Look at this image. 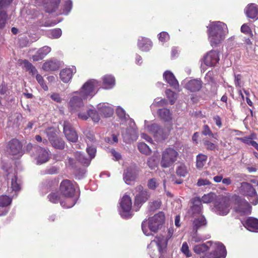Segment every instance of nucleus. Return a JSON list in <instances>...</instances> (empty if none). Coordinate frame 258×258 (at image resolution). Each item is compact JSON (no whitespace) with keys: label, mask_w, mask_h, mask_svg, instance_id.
<instances>
[{"label":"nucleus","mask_w":258,"mask_h":258,"mask_svg":"<svg viewBox=\"0 0 258 258\" xmlns=\"http://www.w3.org/2000/svg\"><path fill=\"white\" fill-rule=\"evenodd\" d=\"M99 86L96 80L91 79L87 81L79 91H75L70 95L68 107L71 113L79 112L85 106L84 101L92 98L96 93V88Z\"/></svg>","instance_id":"nucleus-1"},{"label":"nucleus","mask_w":258,"mask_h":258,"mask_svg":"<svg viewBox=\"0 0 258 258\" xmlns=\"http://www.w3.org/2000/svg\"><path fill=\"white\" fill-rule=\"evenodd\" d=\"M207 28L208 39L213 47H216L221 43L228 33L226 24L221 21L211 22Z\"/></svg>","instance_id":"nucleus-2"},{"label":"nucleus","mask_w":258,"mask_h":258,"mask_svg":"<svg viewBox=\"0 0 258 258\" xmlns=\"http://www.w3.org/2000/svg\"><path fill=\"white\" fill-rule=\"evenodd\" d=\"M116 114L122 124H127V127L122 132V135L124 141L126 143L136 141L138 138V133L134 120L126 114L125 110L120 106L116 108Z\"/></svg>","instance_id":"nucleus-3"},{"label":"nucleus","mask_w":258,"mask_h":258,"mask_svg":"<svg viewBox=\"0 0 258 258\" xmlns=\"http://www.w3.org/2000/svg\"><path fill=\"white\" fill-rule=\"evenodd\" d=\"M77 185L69 180H63L60 185V190L65 201H61V206L66 208H70L76 203L79 195L77 193Z\"/></svg>","instance_id":"nucleus-4"},{"label":"nucleus","mask_w":258,"mask_h":258,"mask_svg":"<svg viewBox=\"0 0 258 258\" xmlns=\"http://www.w3.org/2000/svg\"><path fill=\"white\" fill-rule=\"evenodd\" d=\"M165 220L164 214L162 212L155 215L148 220H144L142 224V229L143 233L147 236L151 235L149 231L156 232L163 225Z\"/></svg>","instance_id":"nucleus-5"},{"label":"nucleus","mask_w":258,"mask_h":258,"mask_svg":"<svg viewBox=\"0 0 258 258\" xmlns=\"http://www.w3.org/2000/svg\"><path fill=\"white\" fill-rule=\"evenodd\" d=\"M167 244V239L162 235L155 237L148 246L149 253L152 258L160 257L164 253Z\"/></svg>","instance_id":"nucleus-6"},{"label":"nucleus","mask_w":258,"mask_h":258,"mask_svg":"<svg viewBox=\"0 0 258 258\" xmlns=\"http://www.w3.org/2000/svg\"><path fill=\"white\" fill-rule=\"evenodd\" d=\"M239 191L241 195L247 197L252 204L256 205L258 204L257 194L251 184L246 182H241Z\"/></svg>","instance_id":"nucleus-7"},{"label":"nucleus","mask_w":258,"mask_h":258,"mask_svg":"<svg viewBox=\"0 0 258 258\" xmlns=\"http://www.w3.org/2000/svg\"><path fill=\"white\" fill-rule=\"evenodd\" d=\"M178 153L172 148L165 149L162 153V158L160 162L161 167L168 168L171 166L177 160Z\"/></svg>","instance_id":"nucleus-8"},{"label":"nucleus","mask_w":258,"mask_h":258,"mask_svg":"<svg viewBox=\"0 0 258 258\" xmlns=\"http://www.w3.org/2000/svg\"><path fill=\"white\" fill-rule=\"evenodd\" d=\"M27 150L33 152L35 151V159L37 164H42L48 161L49 158V151L38 146H33L31 143L27 146Z\"/></svg>","instance_id":"nucleus-9"},{"label":"nucleus","mask_w":258,"mask_h":258,"mask_svg":"<svg viewBox=\"0 0 258 258\" xmlns=\"http://www.w3.org/2000/svg\"><path fill=\"white\" fill-rule=\"evenodd\" d=\"M132 202L131 197L124 194L119 202V212L124 218H131L133 215L132 211Z\"/></svg>","instance_id":"nucleus-10"},{"label":"nucleus","mask_w":258,"mask_h":258,"mask_svg":"<svg viewBox=\"0 0 258 258\" xmlns=\"http://www.w3.org/2000/svg\"><path fill=\"white\" fill-rule=\"evenodd\" d=\"M145 128L150 133L152 134L158 140H164L169 135V131L159 127L158 124L152 123L145 121Z\"/></svg>","instance_id":"nucleus-11"},{"label":"nucleus","mask_w":258,"mask_h":258,"mask_svg":"<svg viewBox=\"0 0 258 258\" xmlns=\"http://www.w3.org/2000/svg\"><path fill=\"white\" fill-rule=\"evenodd\" d=\"M234 211L240 216L248 215L251 213V207L249 204L243 199L238 197L235 200L234 206Z\"/></svg>","instance_id":"nucleus-12"},{"label":"nucleus","mask_w":258,"mask_h":258,"mask_svg":"<svg viewBox=\"0 0 258 258\" xmlns=\"http://www.w3.org/2000/svg\"><path fill=\"white\" fill-rule=\"evenodd\" d=\"M230 202L226 198H222L216 201L214 204L215 212L221 216L228 214L230 211Z\"/></svg>","instance_id":"nucleus-13"},{"label":"nucleus","mask_w":258,"mask_h":258,"mask_svg":"<svg viewBox=\"0 0 258 258\" xmlns=\"http://www.w3.org/2000/svg\"><path fill=\"white\" fill-rule=\"evenodd\" d=\"M78 118L83 120H87L90 118L94 122H98L100 117L96 109L87 108L84 110H80L78 114Z\"/></svg>","instance_id":"nucleus-14"},{"label":"nucleus","mask_w":258,"mask_h":258,"mask_svg":"<svg viewBox=\"0 0 258 258\" xmlns=\"http://www.w3.org/2000/svg\"><path fill=\"white\" fill-rule=\"evenodd\" d=\"M86 150L88 154L90 156V158H86L80 152L75 153V157L82 164L88 166L90 164L91 159L95 157L96 149V148L92 145L88 146Z\"/></svg>","instance_id":"nucleus-15"},{"label":"nucleus","mask_w":258,"mask_h":258,"mask_svg":"<svg viewBox=\"0 0 258 258\" xmlns=\"http://www.w3.org/2000/svg\"><path fill=\"white\" fill-rule=\"evenodd\" d=\"M22 145L17 139L11 140L8 143L7 147V152L9 154L16 156L17 158L22 156L23 151L22 150Z\"/></svg>","instance_id":"nucleus-16"},{"label":"nucleus","mask_w":258,"mask_h":258,"mask_svg":"<svg viewBox=\"0 0 258 258\" xmlns=\"http://www.w3.org/2000/svg\"><path fill=\"white\" fill-rule=\"evenodd\" d=\"M134 194L135 195V206H137L138 208L149 198L148 192L144 190L143 187L141 185H139L136 187Z\"/></svg>","instance_id":"nucleus-17"},{"label":"nucleus","mask_w":258,"mask_h":258,"mask_svg":"<svg viewBox=\"0 0 258 258\" xmlns=\"http://www.w3.org/2000/svg\"><path fill=\"white\" fill-rule=\"evenodd\" d=\"M220 60L219 53L216 50H211L207 53L204 56V63L209 67H214Z\"/></svg>","instance_id":"nucleus-18"},{"label":"nucleus","mask_w":258,"mask_h":258,"mask_svg":"<svg viewBox=\"0 0 258 258\" xmlns=\"http://www.w3.org/2000/svg\"><path fill=\"white\" fill-rule=\"evenodd\" d=\"M63 133L67 139L70 142H76L78 140V135L72 127L70 123L64 121L63 123Z\"/></svg>","instance_id":"nucleus-19"},{"label":"nucleus","mask_w":258,"mask_h":258,"mask_svg":"<svg viewBox=\"0 0 258 258\" xmlns=\"http://www.w3.org/2000/svg\"><path fill=\"white\" fill-rule=\"evenodd\" d=\"M76 73V69L75 67L66 68L60 71L59 78L63 83H68L71 81L74 74Z\"/></svg>","instance_id":"nucleus-20"},{"label":"nucleus","mask_w":258,"mask_h":258,"mask_svg":"<svg viewBox=\"0 0 258 258\" xmlns=\"http://www.w3.org/2000/svg\"><path fill=\"white\" fill-rule=\"evenodd\" d=\"M97 109L100 113L105 117H109L114 113L112 106L107 103H101L97 105Z\"/></svg>","instance_id":"nucleus-21"},{"label":"nucleus","mask_w":258,"mask_h":258,"mask_svg":"<svg viewBox=\"0 0 258 258\" xmlns=\"http://www.w3.org/2000/svg\"><path fill=\"white\" fill-rule=\"evenodd\" d=\"M20 189V180L18 179L16 175H14L11 179V185L8 187V194H11L12 197H16Z\"/></svg>","instance_id":"nucleus-22"},{"label":"nucleus","mask_w":258,"mask_h":258,"mask_svg":"<svg viewBox=\"0 0 258 258\" xmlns=\"http://www.w3.org/2000/svg\"><path fill=\"white\" fill-rule=\"evenodd\" d=\"M137 177L136 169L135 167H128L123 173V180L127 184H131Z\"/></svg>","instance_id":"nucleus-23"},{"label":"nucleus","mask_w":258,"mask_h":258,"mask_svg":"<svg viewBox=\"0 0 258 258\" xmlns=\"http://www.w3.org/2000/svg\"><path fill=\"white\" fill-rule=\"evenodd\" d=\"M9 196L3 195L0 197V216L5 215L8 211L4 207H6L10 205L12 202V198L11 194H9Z\"/></svg>","instance_id":"nucleus-24"},{"label":"nucleus","mask_w":258,"mask_h":258,"mask_svg":"<svg viewBox=\"0 0 258 258\" xmlns=\"http://www.w3.org/2000/svg\"><path fill=\"white\" fill-rule=\"evenodd\" d=\"M138 47L142 51L147 52L149 51L152 47V42L148 38L140 37L138 41Z\"/></svg>","instance_id":"nucleus-25"},{"label":"nucleus","mask_w":258,"mask_h":258,"mask_svg":"<svg viewBox=\"0 0 258 258\" xmlns=\"http://www.w3.org/2000/svg\"><path fill=\"white\" fill-rule=\"evenodd\" d=\"M163 78L169 85L175 89L179 88V84L173 74L169 71H166L163 74Z\"/></svg>","instance_id":"nucleus-26"},{"label":"nucleus","mask_w":258,"mask_h":258,"mask_svg":"<svg viewBox=\"0 0 258 258\" xmlns=\"http://www.w3.org/2000/svg\"><path fill=\"white\" fill-rule=\"evenodd\" d=\"M60 62L54 58H51L45 61L43 66L42 69L45 71H54L60 67Z\"/></svg>","instance_id":"nucleus-27"},{"label":"nucleus","mask_w":258,"mask_h":258,"mask_svg":"<svg viewBox=\"0 0 258 258\" xmlns=\"http://www.w3.org/2000/svg\"><path fill=\"white\" fill-rule=\"evenodd\" d=\"M51 51V48L48 46H44L39 48L36 53L32 56L34 61H37L42 60Z\"/></svg>","instance_id":"nucleus-28"},{"label":"nucleus","mask_w":258,"mask_h":258,"mask_svg":"<svg viewBox=\"0 0 258 258\" xmlns=\"http://www.w3.org/2000/svg\"><path fill=\"white\" fill-rule=\"evenodd\" d=\"M38 3H43L45 6L46 11L51 13L54 11L58 7L60 0H37Z\"/></svg>","instance_id":"nucleus-29"},{"label":"nucleus","mask_w":258,"mask_h":258,"mask_svg":"<svg viewBox=\"0 0 258 258\" xmlns=\"http://www.w3.org/2000/svg\"><path fill=\"white\" fill-rule=\"evenodd\" d=\"M102 87L104 89L108 90L113 88L115 85V79L111 75H105L102 78Z\"/></svg>","instance_id":"nucleus-30"},{"label":"nucleus","mask_w":258,"mask_h":258,"mask_svg":"<svg viewBox=\"0 0 258 258\" xmlns=\"http://www.w3.org/2000/svg\"><path fill=\"white\" fill-rule=\"evenodd\" d=\"M215 246H216V244L212 243V241H209L202 244L196 245L193 250L195 253L201 254L210 250V247H215Z\"/></svg>","instance_id":"nucleus-31"},{"label":"nucleus","mask_w":258,"mask_h":258,"mask_svg":"<svg viewBox=\"0 0 258 258\" xmlns=\"http://www.w3.org/2000/svg\"><path fill=\"white\" fill-rule=\"evenodd\" d=\"M202 87V82L201 80L192 79L189 81L185 85V88L191 92L199 91Z\"/></svg>","instance_id":"nucleus-32"},{"label":"nucleus","mask_w":258,"mask_h":258,"mask_svg":"<svg viewBox=\"0 0 258 258\" xmlns=\"http://www.w3.org/2000/svg\"><path fill=\"white\" fill-rule=\"evenodd\" d=\"M243 225L248 230L258 232V219L253 217H249L246 220Z\"/></svg>","instance_id":"nucleus-33"},{"label":"nucleus","mask_w":258,"mask_h":258,"mask_svg":"<svg viewBox=\"0 0 258 258\" xmlns=\"http://www.w3.org/2000/svg\"><path fill=\"white\" fill-rule=\"evenodd\" d=\"M202 205L199 198H195L192 200V206L190 208V212L193 216L200 214L202 212Z\"/></svg>","instance_id":"nucleus-34"},{"label":"nucleus","mask_w":258,"mask_h":258,"mask_svg":"<svg viewBox=\"0 0 258 258\" xmlns=\"http://www.w3.org/2000/svg\"><path fill=\"white\" fill-rule=\"evenodd\" d=\"M247 16L251 19H258V6L255 4L249 5L245 10Z\"/></svg>","instance_id":"nucleus-35"},{"label":"nucleus","mask_w":258,"mask_h":258,"mask_svg":"<svg viewBox=\"0 0 258 258\" xmlns=\"http://www.w3.org/2000/svg\"><path fill=\"white\" fill-rule=\"evenodd\" d=\"M207 223V220L204 216L201 215L196 218L192 223V230L198 231L200 228L206 226Z\"/></svg>","instance_id":"nucleus-36"},{"label":"nucleus","mask_w":258,"mask_h":258,"mask_svg":"<svg viewBox=\"0 0 258 258\" xmlns=\"http://www.w3.org/2000/svg\"><path fill=\"white\" fill-rule=\"evenodd\" d=\"M216 140L212 138L205 137L203 139V144L208 150H215L218 149V146L216 144Z\"/></svg>","instance_id":"nucleus-37"},{"label":"nucleus","mask_w":258,"mask_h":258,"mask_svg":"<svg viewBox=\"0 0 258 258\" xmlns=\"http://www.w3.org/2000/svg\"><path fill=\"white\" fill-rule=\"evenodd\" d=\"M158 113L159 117L165 121H169L172 119L171 114L170 110L167 108L159 109Z\"/></svg>","instance_id":"nucleus-38"},{"label":"nucleus","mask_w":258,"mask_h":258,"mask_svg":"<svg viewBox=\"0 0 258 258\" xmlns=\"http://www.w3.org/2000/svg\"><path fill=\"white\" fill-rule=\"evenodd\" d=\"M48 198L50 202L53 203H57L58 202L61 204V201H65L63 196L60 195L58 192H51L48 196Z\"/></svg>","instance_id":"nucleus-39"},{"label":"nucleus","mask_w":258,"mask_h":258,"mask_svg":"<svg viewBox=\"0 0 258 258\" xmlns=\"http://www.w3.org/2000/svg\"><path fill=\"white\" fill-rule=\"evenodd\" d=\"M212 243L216 244V246H215V247H210V250H212V252L213 253H220L223 250L225 252V255L224 256V258H225L227 255V251L225 246L220 242L212 241Z\"/></svg>","instance_id":"nucleus-40"},{"label":"nucleus","mask_w":258,"mask_h":258,"mask_svg":"<svg viewBox=\"0 0 258 258\" xmlns=\"http://www.w3.org/2000/svg\"><path fill=\"white\" fill-rule=\"evenodd\" d=\"M236 139L248 145H250L258 150V144L256 142L252 140L253 139L252 136L248 137L236 138Z\"/></svg>","instance_id":"nucleus-41"},{"label":"nucleus","mask_w":258,"mask_h":258,"mask_svg":"<svg viewBox=\"0 0 258 258\" xmlns=\"http://www.w3.org/2000/svg\"><path fill=\"white\" fill-rule=\"evenodd\" d=\"M202 134L206 137L212 138L213 139L218 140L217 134H213L208 125H204L202 131Z\"/></svg>","instance_id":"nucleus-42"},{"label":"nucleus","mask_w":258,"mask_h":258,"mask_svg":"<svg viewBox=\"0 0 258 258\" xmlns=\"http://www.w3.org/2000/svg\"><path fill=\"white\" fill-rule=\"evenodd\" d=\"M21 64L23 67L27 71L29 72V73L32 75L36 74L37 70L35 67H34L31 63L28 61L27 60H23L22 61Z\"/></svg>","instance_id":"nucleus-43"},{"label":"nucleus","mask_w":258,"mask_h":258,"mask_svg":"<svg viewBox=\"0 0 258 258\" xmlns=\"http://www.w3.org/2000/svg\"><path fill=\"white\" fill-rule=\"evenodd\" d=\"M207 160V156L204 154H200L197 156V167L198 168H202Z\"/></svg>","instance_id":"nucleus-44"},{"label":"nucleus","mask_w":258,"mask_h":258,"mask_svg":"<svg viewBox=\"0 0 258 258\" xmlns=\"http://www.w3.org/2000/svg\"><path fill=\"white\" fill-rule=\"evenodd\" d=\"M50 139V142L54 148L58 149H63L64 148V142L62 139L57 138L52 140Z\"/></svg>","instance_id":"nucleus-45"},{"label":"nucleus","mask_w":258,"mask_h":258,"mask_svg":"<svg viewBox=\"0 0 258 258\" xmlns=\"http://www.w3.org/2000/svg\"><path fill=\"white\" fill-rule=\"evenodd\" d=\"M188 172L186 166L183 164H181L176 168V174L181 177H185Z\"/></svg>","instance_id":"nucleus-46"},{"label":"nucleus","mask_w":258,"mask_h":258,"mask_svg":"<svg viewBox=\"0 0 258 258\" xmlns=\"http://www.w3.org/2000/svg\"><path fill=\"white\" fill-rule=\"evenodd\" d=\"M225 255V252L223 250L220 253H213L211 251L210 253L204 254L200 258H224Z\"/></svg>","instance_id":"nucleus-47"},{"label":"nucleus","mask_w":258,"mask_h":258,"mask_svg":"<svg viewBox=\"0 0 258 258\" xmlns=\"http://www.w3.org/2000/svg\"><path fill=\"white\" fill-rule=\"evenodd\" d=\"M138 149L140 152L145 155H149L151 153V149L144 143H140L138 144Z\"/></svg>","instance_id":"nucleus-48"},{"label":"nucleus","mask_w":258,"mask_h":258,"mask_svg":"<svg viewBox=\"0 0 258 258\" xmlns=\"http://www.w3.org/2000/svg\"><path fill=\"white\" fill-rule=\"evenodd\" d=\"M165 94L167 97L168 98L171 104H174L177 98L176 94L172 91L170 89L166 90L165 91Z\"/></svg>","instance_id":"nucleus-49"},{"label":"nucleus","mask_w":258,"mask_h":258,"mask_svg":"<svg viewBox=\"0 0 258 258\" xmlns=\"http://www.w3.org/2000/svg\"><path fill=\"white\" fill-rule=\"evenodd\" d=\"M62 32L60 29H54L48 32V36L51 38H58L61 35Z\"/></svg>","instance_id":"nucleus-50"},{"label":"nucleus","mask_w":258,"mask_h":258,"mask_svg":"<svg viewBox=\"0 0 258 258\" xmlns=\"http://www.w3.org/2000/svg\"><path fill=\"white\" fill-rule=\"evenodd\" d=\"M56 130H55L53 127H49L48 128L44 133H45L47 134V136L48 138V139L49 141L50 142V138L52 139V140H54L55 139L57 138L56 137Z\"/></svg>","instance_id":"nucleus-51"},{"label":"nucleus","mask_w":258,"mask_h":258,"mask_svg":"<svg viewBox=\"0 0 258 258\" xmlns=\"http://www.w3.org/2000/svg\"><path fill=\"white\" fill-rule=\"evenodd\" d=\"M215 198V195L213 193H209L207 195H204L201 200V202L204 203H209L212 202Z\"/></svg>","instance_id":"nucleus-52"},{"label":"nucleus","mask_w":258,"mask_h":258,"mask_svg":"<svg viewBox=\"0 0 258 258\" xmlns=\"http://www.w3.org/2000/svg\"><path fill=\"white\" fill-rule=\"evenodd\" d=\"M86 137V142L87 144V146L92 145L95 142V138L93 133L90 132H86L84 133Z\"/></svg>","instance_id":"nucleus-53"},{"label":"nucleus","mask_w":258,"mask_h":258,"mask_svg":"<svg viewBox=\"0 0 258 258\" xmlns=\"http://www.w3.org/2000/svg\"><path fill=\"white\" fill-rule=\"evenodd\" d=\"M72 8V2L71 0H67L64 6L62 14L67 15L71 11Z\"/></svg>","instance_id":"nucleus-54"},{"label":"nucleus","mask_w":258,"mask_h":258,"mask_svg":"<svg viewBox=\"0 0 258 258\" xmlns=\"http://www.w3.org/2000/svg\"><path fill=\"white\" fill-rule=\"evenodd\" d=\"M159 183L155 178H151L148 182V186L151 189H155L158 186Z\"/></svg>","instance_id":"nucleus-55"},{"label":"nucleus","mask_w":258,"mask_h":258,"mask_svg":"<svg viewBox=\"0 0 258 258\" xmlns=\"http://www.w3.org/2000/svg\"><path fill=\"white\" fill-rule=\"evenodd\" d=\"M7 18V14L5 12L3 11L2 10H0V29L3 28L5 26Z\"/></svg>","instance_id":"nucleus-56"},{"label":"nucleus","mask_w":258,"mask_h":258,"mask_svg":"<svg viewBox=\"0 0 258 258\" xmlns=\"http://www.w3.org/2000/svg\"><path fill=\"white\" fill-rule=\"evenodd\" d=\"M36 79L38 83L40 84L44 90L47 91L48 90V88L45 83L43 77L40 75L37 74L36 76Z\"/></svg>","instance_id":"nucleus-57"},{"label":"nucleus","mask_w":258,"mask_h":258,"mask_svg":"<svg viewBox=\"0 0 258 258\" xmlns=\"http://www.w3.org/2000/svg\"><path fill=\"white\" fill-rule=\"evenodd\" d=\"M181 251L187 257H190L191 256V253L189 250L188 246L186 242L183 243L181 246Z\"/></svg>","instance_id":"nucleus-58"},{"label":"nucleus","mask_w":258,"mask_h":258,"mask_svg":"<svg viewBox=\"0 0 258 258\" xmlns=\"http://www.w3.org/2000/svg\"><path fill=\"white\" fill-rule=\"evenodd\" d=\"M161 201L157 200L149 203V209L150 211H155L160 208Z\"/></svg>","instance_id":"nucleus-59"},{"label":"nucleus","mask_w":258,"mask_h":258,"mask_svg":"<svg viewBox=\"0 0 258 258\" xmlns=\"http://www.w3.org/2000/svg\"><path fill=\"white\" fill-rule=\"evenodd\" d=\"M158 38L160 42L164 43L169 39V35L166 32H162L158 34Z\"/></svg>","instance_id":"nucleus-60"},{"label":"nucleus","mask_w":258,"mask_h":258,"mask_svg":"<svg viewBox=\"0 0 258 258\" xmlns=\"http://www.w3.org/2000/svg\"><path fill=\"white\" fill-rule=\"evenodd\" d=\"M147 164L149 168L152 170L155 169L157 166V162L154 157L149 158L148 160Z\"/></svg>","instance_id":"nucleus-61"},{"label":"nucleus","mask_w":258,"mask_h":258,"mask_svg":"<svg viewBox=\"0 0 258 258\" xmlns=\"http://www.w3.org/2000/svg\"><path fill=\"white\" fill-rule=\"evenodd\" d=\"M166 101L164 99H160V98H156L155 99L154 102L151 105L152 108L156 106H163L165 104Z\"/></svg>","instance_id":"nucleus-62"},{"label":"nucleus","mask_w":258,"mask_h":258,"mask_svg":"<svg viewBox=\"0 0 258 258\" xmlns=\"http://www.w3.org/2000/svg\"><path fill=\"white\" fill-rule=\"evenodd\" d=\"M29 43V41L27 37L26 36L21 37L19 39V45L22 47L27 46Z\"/></svg>","instance_id":"nucleus-63"},{"label":"nucleus","mask_w":258,"mask_h":258,"mask_svg":"<svg viewBox=\"0 0 258 258\" xmlns=\"http://www.w3.org/2000/svg\"><path fill=\"white\" fill-rule=\"evenodd\" d=\"M211 184V182L207 179L200 178L197 183V185L198 186H201L203 185H209Z\"/></svg>","instance_id":"nucleus-64"}]
</instances>
